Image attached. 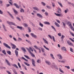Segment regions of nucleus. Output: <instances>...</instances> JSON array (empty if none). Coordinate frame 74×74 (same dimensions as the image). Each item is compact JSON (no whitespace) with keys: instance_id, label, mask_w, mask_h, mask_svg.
<instances>
[{"instance_id":"1","label":"nucleus","mask_w":74,"mask_h":74,"mask_svg":"<svg viewBox=\"0 0 74 74\" xmlns=\"http://www.w3.org/2000/svg\"><path fill=\"white\" fill-rule=\"evenodd\" d=\"M7 23H8L9 25H14V26H16L15 24V23H13V22H10L9 21H7Z\"/></svg>"},{"instance_id":"2","label":"nucleus","mask_w":74,"mask_h":74,"mask_svg":"<svg viewBox=\"0 0 74 74\" xmlns=\"http://www.w3.org/2000/svg\"><path fill=\"white\" fill-rule=\"evenodd\" d=\"M17 28H18V29H20V30H21L22 31H24V30H25V28L21 26L20 27L18 26H17Z\"/></svg>"},{"instance_id":"3","label":"nucleus","mask_w":74,"mask_h":74,"mask_svg":"<svg viewBox=\"0 0 74 74\" xmlns=\"http://www.w3.org/2000/svg\"><path fill=\"white\" fill-rule=\"evenodd\" d=\"M67 43L69 45H71V46H73V44L71 43L70 41L69 40H67Z\"/></svg>"},{"instance_id":"4","label":"nucleus","mask_w":74,"mask_h":74,"mask_svg":"<svg viewBox=\"0 0 74 74\" xmlns=\"http://www.w3.org/2000/svg\"><path fill=\"white\" fill-rule=\"evenodd\" d=\"M3 45L5 46V47L6 48H9V49H11V47H10L8 45L6 44V43H3Z\"/></svg>"},{"instance_id":"5","label":"nucleus","mask_w":74,"mask_h":74,"mask_svg":"<svg viewBox=\"0 0 74 74\" xmlns=\"http://www.w3.org/2000/svg\"><path fill=\"white\" fill-rule=\"evenodd\" d=\"M31 61L32 62V63L33 66L36 67V65H35V61L34 60V59H32Z\"/></svg>"},{"instance_id":"6","label":"nucleus","mask_w":74,"mask_h":74,"mask_svg":"<svg viewBox=\"0 0 74 74\" xmlns=\"http://www.w3.org/2000/svg\"><path fill=\"white\" fill-rule=\"evenodd\" d=\"M10 44L12 46H13L12 47V49H15L16 48V45H15L11 43Z\"/></svg>"},{"instance_id":"7","label":"nucleus","mask_w":74,"mask_h":74,"mask_svg":"<svg viewBox=\"0 0 74 74\" xmlns=\"http://www.w3.org/2000/svg\"><path fill=\"white\" fill-rule=\"evenodd\" d=\"M67 25H68L69 26L71 27H72V24L70 21H68L67 23Z\"/></svg>"},{"instance_id":"8","label":"nucleus","mask_w":74,"mask_h":74,"mask_svg":"<svg viewBox=\"0 0 74 74\" xmlns=\"http://www.w3.org/2000/svg\"><path fill=\"white\" fill-rule=\"evenodd\" d=\"M37 16H39V17L40 18H41L42 19L43 17L42 15H41V14L40 13L37 14Z\"/></svg>"},{"instance_id":"9","label":"nucleus","mask_w":74,"mask_h":74,"mask_svg":"<svg viewBox=\"0 0 74 74\" xmlns=\"http://www.w3.org/2000/svg\"><path fill=\"white\" fill-rule=\"evenodd\" d=\"M61 49L62 51H65V52H66L67 51V50L66 49V47H62L61 48Z\"/></svg>"},{"instance_id":"10","label":"nucleus","mask_w":74,"mask_h":74,"mask_svg":"<svg viewBox=\"0 0 74 74\" xmlns=\"http://www.w3.org/2000/svg\"><path fill=\"white\" fill-rule=\"evenodd\" d=\"M31 36H32V37H34L35 38H37V36H36V35L34 34H33V33H31Z\"/></svg>"},{"instance_id":"11","label":"nucleus","mask_w":74,"mask_h":74,"mask_svg":"<svg viewBox=\"0 0 74 74\" xmlns=\"http://www.w3.org/2000/svg\"><path fill=\"white\" fill-rule=\"evenodd\" d=\"M13 5L17 8H19V6H18V4L17 3H14L13 4Z\"/></svg>"},{"instance_id":"12","label":"nucleus","mask_w":74,"mask_h":74,"mask_svg":"<svg viewBox=\"0 0 74 74\" xmlns=\"http://www.w3.org/2000/svg\"><path fill=\"white\" fill-rule=\"evenodd\" d=\"M8 14H9V15L11 17V18H12V19H14V16L12 15V14H11V13H10L8 11Z\"/></svg>"},{"instance_id":"13","label":"nucleus","mask_w":74,"mask_h":74,"mask_svg":"<svg viewBox=\"0 0 74 74\" xmlns=\"http://www.w3.org/2000/svg\"><path fill=\"white\" fill-rule=\"evenodd\" d=\"M58 55V56H59V59H60V60H62V59H63V57H62V56H61V55H60V54H59Z\"/></svg>"},{"instance_id":"14","label":"nucleus","mask_w":74,"mask_h":74,"mask_svg":"<svg viewBox=\"0 0 74 74\" xmlns=\"http://www.w3.org/2000/svg\"><path fill=\"white\" fill-rule=\"evenodd\" d=\"M33 8L34 9V10H36V11H38L40 10L38 8L36 7H33Z\"/></svg>"},{"instance_id":"15","label":"nucleus","mask_w":74,"mask_h":74,"mask_svg":"<svg viewBox=\"0 0 74 74\" xmlns=\"http://www.w3.org/2000/svg\"><path fill=\"white\" fill-rule=\"evenodd\" d=\"M5 60L6 61V63H7V64H8V66H11V64H10V63L9 62V61H8V60H7L6 59H5Z\"/></svg>"},{"instance_id":"16","label":"nucleus","mask_w":74,"mask_h":74,"mask_svg":"<svg viewBox=\"0 0 74 74\" xmlns=\"http://www.w3.org/2000/svg\"><path fill=\"white\" fill-rule=\"evenodd\" d=\"M15 53L16 56H17V57H18V51H17L16 50H15Z\"/></svg>"},{"instance_id":"17","label":"nucleus","mask_w":74,"mask_h":74,"mask_svg":"<svg viewBox=\"0 0 74 74\" xmlns=\"http://www.w3.org/2000/svg\"><path fill=\"white\" fill-rule=\"evenodd\" d=\"M45 63H46V64H48L49 66H50L51 64V62H48L47 61H45Z\"/></svg>"},{"instance_id":"18","label":"nucleus","mask_w":74,"mask_h":74,"mask_svg":"<svg viewBox=\"0 0 74 74\" xmlns=\"http://www.w3.org/2000/svg\"><path fill=\"white\" fill-rule=\"evenodd\" d=\"M12 9L14 11V12L15 14H18V12L17 11H16V10H15V9H14V8H13Z\"/></svg>"},{"instance_id":"19","label":"nucleus","mask_w":74,"mask_h":74,"mask_svg":"<svg viewBox=\"0 0 74 74\" xmlns=\"http://www.w3.org/2000/svg\"><path fill=\"white\" fill-rule=\"evenodd\" d=\"M21 49L24 52H26V49H25V47H23L21 48Z\"/></svg>"},{"instance_id":"20","label":"nucleus","mask_w":74,"mask_h":74,"mask_svg":"<svg viewBox=\"0 0 74 74\" xmlns=\"http://www.w3.org/2000/svg\"><path fill=\"white\" fill-rule=\"evenodd\" d=\"M54 24H55V25L57 26V27H60V25L58 24V23H57L56 22H55Z\"/></svg>"},{"instance_id":"21","label":"nucleus","mask_w":74,"mask_h":74,"mask_svg":"<svg viewBox=\"0 0 74 74\" xmlns=\"http://www.w3.org/2000/svg\"><path fill=\"white\" fill-rule=\"evenodd\" d=\"M43 40L44 41V42L45 43V44H48V41H47V40H45V39L44 38H43Z\"/></svg>"},{"instance_id":"22","label":"nucleus","mask_w":74,"mask_h":74,"mask_svg":"<svg viewBox=\"0 0 74 74\" xmlns=\"http://www.w3.org/2000/svg\"><path fill=\"white\" fill-rule=\"evenodd\" d=\"M26 49L29 51V53H30L31 55L32 54V53L31 52V51H30V50H29V49L28 48H26Z\"/></svg>"},{"instance_id":"23","label":"nucleus","mask_w":74,"mask_h":74,"mask_svg":"<svg viewBox=\"0 0 74 74\" xmlns=\"http://www.w3.org/2000/svg\"><path fill=\"white\" fill-rule=\"evenodd\" d=\"M44 23L46 25H50V23L48 21H45L44 22Z\"/></svg>"},{"instance_id":"24","label":"nucleus","mask_w":74,"mask_h":74,"mask_svg":"<svg viewBox=\"0 0 74 74\" xmlns=\"http://www.w3.org/2000/svg\"><path fill=\"white\" fill-rule=\"evenodd\" d=\"M65 37V36L63 35H62L61 37L60 38L61 39H62V40L63 41V39H64V38Z\"/></svg>"},{"instance_id":"25","label":"nucleus","mask_w":74,"mask_h":74,"mask_svg":"<svg viewBox=\"0 0 74 74\" xmlns=\"http://www.w3.org/2000/svg\"><path fill=\"white\" fill-rule=\"evenodd\" d=\"M2 26L5 31V32H7V29H5V26L4 25V24H2Z\"/></svg>"},{"instance_id":"26","label":"nucleus","mask_w":74,"mask_h":74,"mask_svg":"<svg viewBox=\"0 0 74 74\" xmlns=\"http://www.w3.org/2000/svg\"><path fill=\"white\" fill-rule=\"evenodd\" d=\"M7 53L10 55H11V52L10 51H8L6 52Z\"/></svg>"},{"instance_id":"27","label":"nucleus","mask_w":74,"mask_h":74,"mask_svg":"<svg viewBox=\"0 0 74 74\" xmlns=\"http://www.w3.org/2000/svg\"><path fill=\"white\" fill-rule=\"evenodd\" d=\"M24 63L25 64V65H26L27 66H30V64H29L27 63V62H24Z\"/></svg>"},{"instance_id":"28","label":"nucleus","mask_w":74,"mask_h":74,"mask_svg":"<svg viewBox=\"0 0 74 74\" xmlns=\"http://www.w3.org/2000/svg\"><path fill=\"white\" fill-rule=\"evenodd\" d=\"M50 56L51 58H52L53 59H55V58L54 57H53V54L52 53L50 54Z\"/></svg>"},{"instance_id":"29","label":"nucleus","mask_w":74,"mask_h":74,"mask_svg":"<svg viewBox=\"0 0 74 74\" xmlns=\"http://www.w3.org/2000/svg\"><path fill=\"white\" fill-rule=\"evenodd\" d=\"M2 52L5 55H6V52H5V50H3L2 51Z\"/></svg>"},{"instance_id":"30","label":"nucleus","mask_w":74,"mask_h":74,"mask_svg":"<svg viewBox=\"0 0 74 74\" xmlns=\"http://www.w3.org/2000/svg\"><path fill=\"white\" fill-rule=\"evenodd\" d=\"M25 57L27 58V59H30V58L29 57L26 55H25L24 56Z\"/></svg>"},{"instance_id":"31","label":"nucleus","mask_w":74,"mask_h":74,"mask_svg":"<svg viewBox=\"0 0 74 74\" xmlns=\"http://www.w3.org/2000/svg\"><path fill=\"white\" fill-rule=\"evenodd\" d=\"M51 27L53 29V30H54V31H55L56 32V29H55V27H53V26L52 25Z\"/></svg>"},{"instance_id":"32","label":"nucleus","mask_w":74,"mask_h":74,"mask_svg":"<svg viewBox=\"0 0 74 74\" xmlns=\"http://www.w3.org/2000/svg\"><path fill=\"white\" fill-rule=\"evenodd\" d=\"M13 66H14V67H16V69H18V66H17L16 64H14Z\"/></svg>"},{"instance_id":"33","label":"nucleus","mask_w":74,"mask_h":74,"mask_svg":"<svg viewBox=\"0 0 74 74\" xmlns=\"http://www.w3.org/2000/svg\"><path fill=\"white\" fill-rule=\"evenodd\" d=\"M13 66H14V67H16V69H18V66H17L16 64H14Z\"/></svg>"},{"instance_id":"34","label":"nucleus","mask_w":74,"mask_h":74,"mask_svg":"<svg viewBox=\"0 0 74 74\" xmlns=\"http://www.w3.org/2000/svg\"><path fill=\"white\" fill-rule=\"evenodd\" d=\"M20 11L21 12H24V11L23 9H22L21 8V10Z\"/></svg>"},{"instance_id":"35","label":"nucleus","mask_w":74,"mask_h":74,"mask_svg":"<svg viewBox=\"0 0 74 74\" xmlns=\"http://www.w3.org/2000/svg\"><path fill=\"white\" fill-rule=\"evenodd\" d=\"M43 47H44V48H45L47 50V51H49V48L46 47H45V46H44Z\"/></svg>"},{"instance_id":"36","label":"nucleus","mask_w":74,"mask_h":74,"mask_svg":"<svg viewBox=\"0 0 74 74\" xmlns=\"http://www.w3.org/2000/svg\"><path fill=\"white\" fill-rule=\"evenodd\" d=\"M13 71L14 73H15V74H18V73H17V72H16V70H15V69H14L13 70Z\"/></svg>"},{"instance_id":"37","label":"nucleus","mask_w":74,"mask_h":74,"mask_svg":"<svg viewBox=\"0 0 74 74\" xmlns=\"http://www.w3.org/2000/svg\"><path fill=\"white\" fill-rule=\"evenodd\" d=\"M25 40L26 41H27V42H28V43H29L30 44H32V43L31 42H30V41L27 40Z\"/></svg>"},{"instance_id":"38","label":"nucleus","mask_w":74,"mask_h":74,"mask_svg":"<svg viewBox=\"0 0 74 74\" xmlns=\"http://www.w3.org/2000/svg\"><path fill=\"white\" fill-rule=\"evenodd\" d=\"M46 7L48 9H51V7H50V6H49V5H47L46 6Z\"/></svg>"},{"instance_id":"39","label":"nucleus","mask_w":74,"mask_h":74,"mask_svg":"<svg viewBox=\"0 0 74 74\" xmlns=\"http://www.w3.org/2000/svg\"><path fill=\"white\" fill-rule=\"evenodd\" d=\"M58 3L60 5V7H63V5H62V3H60V2H58Z\"/></svg>"},{"instance_id":"40","label":"nucleus","mask_w":74,"mask_h":74,"mask_svg":"<svg viewBox=\"0 0 74 74\" xmlns=\"http://www.w3.org/2000/svg\"><path fill=\"white\" fill-rule=\"evenodd\" d=\"M39 25L41 27H43V26H44L43 24L40 22L39 23Z\"/></svg>"},{"instance_id":"41","label":"nucleus","mask_w":74,"mask_h":74,"mask_svg":"<svg viewBox=\"0 0 74 74\" xmlns=\"http://www.w3.org/2000/svg\"><path fill=\"white\" fill-rule=\"evenodd\" d=\"M58 13H61V9H58Z\"/></svg>"},{"instance_id":"42","label":"nucleus","mask_w":74,"mask_h":74,"mask_svg":"<svg viewBox=\"0 0 74 74\" xmlns=\"http://www.w3.org/2000/svg\"><path fill=\"white\" fill-rule=\"evenodd\" d=\"M59 69L60 70V72H61V73H64V72H63V70L61 69L60 68H59Z\"/></svg>"},{"instance_id":"43","label":"nucleus","mask_w":74,"mask_h":74,"mask_svg":"<svg viewBox=\"0 0 74 74\" xmlns=\"http://www.w3.org/2000/svg\"><path fill=\"white\" fill-rule=\"evenodd\" d=\"M40 48H41V51H42V52H43V53H44L45 52L44 51V49L41 47H40Z\"/></svg>"},{"instance_id":"44","label":"nucleus","mask_w":74,"mask_h":74,"mask_svg":"<svg viewBox=\"0 0 74 74\" xmlns=\"http://www.w3.org/2000/svg\"><path fill=\"white\" fill-rule=\"evenodd\" d=\"M28 29L29 33L31 32V30H30V27H28Z\"/></svg>"},{"instance_id":"45","label":"nucleus","mask_w":74,"mask_h":74,"mask_svg":"<svg viewBox=\"0 0 74 74\" xmlns=\"http://www.w3.org/2000/svg\"><path fill=\"white\" fill-rule=\"evenodd\" d=\"M52 6L53 7H55V3L52 2Z\"/></svg>"},{"instance_id":"46","label":"nucleus","mask_w":74,"mask_h":74,"mask_svg":"<svg viewBox=\"0 0 74 74\" xmlns=\"http://www.w3.org/2000/svg\"><path fill=\"white\" fill-rule=\"evenodd\" d=\"M16 18L19 21H21V18H19V17H16Z\"/></svg>"},{"instance_id":"47","label":"nucleus","mask_w":74,"mask_h":74,"mask_svg":"<svg viewBox=\"0 0 74 74\" xmlns=\"http://www.w3.org/2000/svg\"><path fill=\"white\" fill-rule=\"evenodd\" d=\"M52 38L53 41H54V42H56V40H55V37H54L53 36Z\"/></svg>"},{"instance_id":"48","label":"nucleus","mask_w":74,"mask_h":74,"mask_svg":"<svg viewBox=\"0 0 74 74\" xmlns=\"http://www.w3.org/2000/svg\"><path fill=\"white\" fill-rule=\"evenodd\" d=\"M6 71L7 73H8V74H11V72H10L9 71Z\"/></svg>"},{"instance_id":"49","label":"nucleus","mask_w":74,"mask_h":74,"mask_svg":"<svg viewBox=\"0 0 74 74\" xmlns=\"http://www.w3.org/2000/svg\"><path fill=\"white\" fill-rule=\"evenodd\" d=\"M18 67H19V68H21V65H20V63H19L18 62Z\"/></svg>"},{"instance_id":"50","label":"nucleus","mask_w":74,"mask_h":74,"mask_svg":"<svg viewBox=\"0 0 74 74\" xmlns=\"http://www.w3.org/2000/svg\"><path fill=\"white\" fill-rule=\"evenodd\" d=\"M71 27V29L73 31H74V27H73L72 26Z\"/></svg>"},{"instance_id":"51","label":"nucleus","mask_w":74,"mask_h":74,"mask_svg":"<svg viewBox=\"0 0 74 74\" xmlns=\"http://www.w3.org/2000/svg\"><path fill=\"white\" fill-rule=\"evenodd\" d=\"M41 3L42 4V5L44 6H45V5L46 4L45 3H44V2H41Z\"/></svg>"},{"instance_id":"52","label":"nucleus","mask_w":74,"mask_h":74,"mask_svg":"<svg viewBox=\"0 0 74 74\" xmlns=\"http://www.w3.org/2000/svg\"><path fill=\"white\" fill-rule=\"evenodd\" d=\"M31 23L32 24V25L33 26V27H35V25H34L33 23Z\"/></svg>"},{"instance_id":"53","label":"nucleus","mask_w":74,"mask_h":74,"mask_svg":"<svg viewBox=\"0 0 74 74\" xmlns=\"http://www.w3.org/2000/svg\"><path fill=\"white\" fill-rule=\"evenodd\" d=\"M38 29L39 30H41V31H42V29L41 27L38 28Z\"/></svg>"},{"instance_id":"54","label":"nucleus","mask_w":74,"mask_h":74,"mask_svg":"<svg viewBox=\"0 0 74 74\" xmlns=\"http://www.w3.org/2000/svg\"><path fill=\"white\" fill-rule=\"evenodd\" d=\"M48 36L51 38V39H52V36H51L50 35H48Z\"/></svg>"},{"instance_id":"55","label":"nucleus","mask_w":74,"mask_h":74,"mask_svg":"<svg viewBox=\"0 0 74 74\" xmlns=\"http://www.w3.org/2000/svg\"><path fill=\"white\" fill-rule=\"evenodd\" d=\"M70 51L71 52H73V49L72 48H70Z\"/></svg>"},{"instance_id":"56","label":"nucleus","mask_w":74,"mask_h":74,"mask_svg":"<svg viewBox=\"0 0 74 74\" xmlns=\"http://www.w3.org/2000/svg\"><path fill=\"white\" fill-rule=\"evenodd\" d=\"M25 36H26V37H27V38H29V35L27 34H25Z\"/></svg>"},{"instance_id":"57","label":"nucleus","mask_w":74,"mask_h":74,"mask_svg":"<svg viewBox=\"0 0 74 74\" xmlns=\"http://www.w3.org/2000/svg\"><path fill=\"white\" fill-rule=\"evenodd\" d=\"M69 11V9H66V10H65V12L66 14L67 13V11Z\"/></svg>"},{"instance_id":"58","label":"nucleus","mask_w":74,"mask_h":74,"mask_svg":"<svg viewBox=\"0 0 74 74\" xmlns=\"http://www.w3.org/2000/svg\"><path fill=\"white\" fill-rule=\"evenodd\" d=\"M69 40H71L72 42H74V40L73 39L71 38H69Z\"/></svg>"},{"instance_id":"59","label":"nucleus","mask_w":74,"mask_h":74,"mask_svg":"<svg viewBox=\"0 0 74 74\" xmlns=\"http://www.w3.org/2000/svg\"><path fill=\"white\" fill-rule=\"evenodd\" d=\"M24 25L25 27H27V26H28V25H27V24L26 23H24Z\"/></svg>"},{"instance_id":"60","label":"nucleus","mask_w":74,"mask_h":74,"mask_svg":"<svg viewBox=\"0 0 74 74\" xmlns=\"http://www.w3.org/2000/svg\"><path fill=\"white\" fill-rule=\"evenodd\" d=\"M22 39L20 38H18V41H22Z\"/></svg>"},{"instance_id":"61","label":"nucleus","mask_w":74,"mask_h":74,"mask_svg":"<svg viewBox=\"0 0 74 74\" xmlns=\"http://www.w3.org/2000/svg\"><path fill=\"white\" fill-rule=\"evenodd\" d=\"M45 14L46 15V16H48V13L47 12L45 13Z\"/></svg>"},{"instance_id":"62","label":"nucleus","mask_w":74,"mask_h":74,"mask_svg":"<svg viewBox=\"0 0 74 74\" xmlns=\"http://www.w3.org/2000/svg\"><path fill=\"white\" fill-rule=\"evenodd\" d=\"M34 47L36 49H38V47L36 45L34 46Z\"/></svg>"},{"instance_id":"63","label":"nucleus","mask_w":74,"mask_h":74,"mask_svg":"<svg viewBox=\"0 0 74 74\" xmlns=\"http://www.w3.org/2000/svg\"><path fill=\"white\" fill-rule=\"evenodd\" d=\"M58 34L59 36L60 37L61 36V33H58Z\"/></svg>"},{"instance_id":"64","label":"nucleus","mask_w":74,"mask_h":74,"mask_svg":"<svg viewBox=\"0 0 74 74\" xmlns=\"http://www.w3.org/2000/svg\"><path fill=\"white\" fill-rule=\"evenodd\" d=\"M71 34L72 36H73V37H74V34L73 32H71Z\"/></svg>"}]
</instances>
